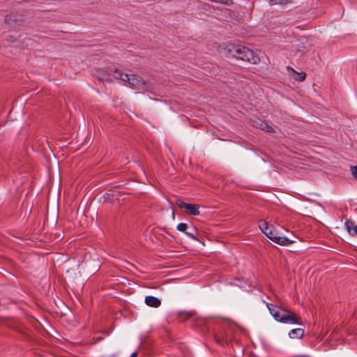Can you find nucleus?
<instances>
[{
	"label": "nucleus",
	"mask_w": 357,
	"mask_h": 357,
	"mask_svg": "<svg viewBox=\"0 0 357 357\" xmlns=\"http://www.w3.org/2000/svg\"><path fill=\"white\" fill-rule=\"evenodd\" d=\"M219 52L228 57H234L252 64L260 61L259 57L253 51L241 45L222 44L219 47Z\"/></svg>",
	"instance_id": "nucleus-1"
},
{
	"label": "nucleus",
	"mask_w": 357,
	"mask_h": 357,
	"mask_svg": "<svg viewBox=\"0 0 357 357\" xmlns=\"http://www.w3.org/2000/svg\"><path fill=\"white\" fill-rule=\"evenodd\" d=\"M266 306L277 321L287 324L302 325L301 318L294 312L271 303H267Z\"/></svg>",
	"instance_id": "nucleus-2"
},
{
	"label": "nucleus",
	"mask_w": 357,
	"mask_h": 357,
	"mask_svg": "<svg viewBox=\"0 0 357 357\" xmlns=\"http://www.w3.org/2000/svg\"><path fill=\"white\" fill-rule=\"evenodd\" d=\"M266 236L274 243L281 245H289L294 242V241L290 240L287 237L278 235V232L274 229V228L271 231H268Z\"/></svg>",
	"instance_id": "nucleus-3"
},
{
	"label": "nucleus",
	"mask_w": 357,
	"mask_h": 357,
	"mask_svg": "<svg viewBox=\"0 0 357 357\" xmlns=\"http://www.w3.org/2000/svg\"><path fill=\"white\" fill-rule=\"evenodd\" d=\"M130 77V79H129L128 84L130 85H131L132 86H134V87L144 88L145 82L141 77H139L137 75H135V74H131L130 77Z\"/></svg>",
	"instance_id": "nucleus-4"
},
{
	"label": "nucleus",
	"mask_w": 357,
	"mask_h": 357,
	"mask_svg": "<svg viewBox=\"0 0 357 357\" xmlns=\"http://www.w3.org/2000/svg\"><path fill=\"white\" fill-rule=\"evenodd\" d=\"M188 227L186 223L182 222V223H179L177 225L176 229L180 231L184 232L185 234V235L188 236V237H190V238L195 240V241H199V239L197 236V229H194L195 232H188L186 231Z\"/></svg>",
	"instance_id": "nucleus-5"
},
{
	"label": "nucleus",
	"mask_w": 357,
	"mask_h": 357,
	"mask_svg": "<svg viewBox=\"0 0 357 357\" xmlns=\"http://www.w3.org/2000/svg\"><path fill=\"white\" fill-rule=\"evenodd\" d=\"M287 69L289 73H292L291 77L298 82H303L305 79L306 73L305 72L298 73L291 66H287Z\"/></svg>",
	"instance_id": "nucleus-6"
},
{
	"label": "nucleus",
	"mask_w": 357,
	"mask_h": 357,
	"mask_svg": "<svg viewBox=\"0 0 357 357\" xmlns=\"http://www.w3.org/2000/svg\"><path fill=\"white\" fill-rule=\"evenodd\" d=\"M144 302L148 306L152 307H158L161 305V301L153 296H146Z\"/></svg>",
	"instance_id": "nucleus-7"
},
{
	"label": "nucleus",
	"mask_w": 357,
	"mask_h": 357,
	"mask_svg": "<svg viewBox=\"0 0 357 357\" xmlns=\"http://www.w3.org/2000/svg\"><path fill=\"white\" fill-rule=\"evenodd\" d=\"M200 206L199 204H188L185 208V213L191 215H199V209Z\"/></svg>",
	"instance_id": "nucleus-8"
},
{
	"label": "nucleus",
	"mask_w": 357,
	"mask_h": 357,
	"mask_svg": "<svg viewBox=\"0 0 357 357\" xmlns=\"http://www.w3.org/2000/svg\"><path fill=\"white\" fill-rule=\"evenodd\" d=\"M344 226L350 235L357 236V225H355L352 221L347 220L344 222Z\"/></svg>",
	"instance_id": "nucleus-9"
},
{
	"label": "nucleus",
	"mask_w": 357,
	"mask_h": 357,
	"mask_svg": "<svg viewBox=\"0 0 357 357\" xmlns=\"http://www.w3.org/2000/svg\"><path fill=\"white\" fill-rule=\"evenodd\" d=\"M259 227L266 236L268 235V231H271L273 229V225H269L266 221L263 220L259 222Z\"/></svg>",
	"instance_id": "nucleus-10"
},
{
	"label": "nucleus",
	"mask_w": 357,
	"mask_h": 357,
	"mask_svg": "<svg viewBox=\"0 0 357 357\" xmlns=\"http://www.w3.org/2000/svg\"><path fill=\"white\" fill-rule=\"evenodd\" d=\"M304 335V330L301 328H294L289 332V336L290 338H301Z\"/></svg>",
	"instance_id": "nucleus-11"
},
{
	"label": "nucleus",
	"mask_w": 357,
	"mask_h": 357,
	"mask_svg": "<svg viewBox=\"0 0 357 357\" xmlns=\"http://www.w3.org/2000/svg\"><path fill=\"white\" fill-rule=\"evenodd\" d=\"M114 73L118 74L117 76H115L116 79H121V80H123L124 82H129V79H130L129 77H130V75L123 74V73L119 72V70L118 69H116V68L114 69Z\"/></svg>",
	"instance_id": "nucleus-12"
},
{
	"label": "nucleus",
	"mask_w": 357,
	"mask_h": 357,
	"mask_svg": "<svg viewBox=\"0 0 357 357\" xmlns=\"http://www.w3.org/2000/svg\"><path fill=\"white\" fill-rule=\"evenodd\" d=\"M260 129H261L263 130H266L267 132H272L273 130L271 126H270L269 125H268L266 123H264V122H261Z\"/></svg>",
	"instance_id": "nucleus-13"
},
{
	"label": "nucleus",
	"mask_w": 357,
	"mask_h": 357,
	"mask_svg": "<svg viewBox=\"0 0 357 357\" xmlns=\"http://www.w3.org/2000/svg\"><path fill=\"white\" fill-rule=\"evenodd\" d=\"M290 0H270L269 3L271 5H276V4H286L288 3Z\"/></svg>",
	"instance_id": "nucleus-14"
},
{
	"label": "nucleus",
	"mask_w": 357,
	"mask_h": 357,
	"mask_svg": "<svg viewBox=\"0 0 357 357\" xmlns=\"http://www.w3.org/2000/svg\"><path fill=\"white\" fill-rule=\"evenodd\" d=\"M176 204L178 207H179L180 208H186V206H187V203H185L183 200H181V199H177L176 201Z\"/></svg>",
	"instance_id": "nucleus-15"
},
{
	"label": "nucleus",
	"mask_w": 357,
	"mask_h": 357,
	"mask_svg": "<svg viewBox=\"0 0 357 357\" xmlns=\"http://www.w3.org/2000/svg\"><path fill=\"white\" fill-rule=\"evenodd\" d=\"M351 169L353 176L357 179V166H352Z\"/></svg>",
	"instance_id": "nucleus-16"
},
{
	"label": "nucleus",
	"mask_w": 357,
	"mask_h": 357,
	"mask_svg": "<svg viewBox=\"0 0 357 357\" xmlns=\"http://www.w3.org/2000/svg\"><path fill=\"white\" fill-rule=\"evenodd\" d=\"M215 340H216V342H217L218 343H219V344H223V343H224V342H223V341L220 340V339H218V337H215Z\"/></svg>",
	"instance_id": "nucleus-17"
},
{
	"label": "nucleus",
	"mask_w": 357,
	"mask_h": 357,
	"mask_svg": "<svg viewBox=\"0 0 357 357\" xmlns=\"http://www.w3.org/2000/svg\"><path fill=\"white\" fill-rule=\"evenodd\" d=\"M137 352L135 351L133 352L130 357H137Z\"/></svg>",
	"instance_id": "nucleus-18"
},
{
	"label": "nucleus",
	"mask_w": 357,
	"mask_h": 357,
	"mask_svg": "<svg viewBox=\"0 0 357 357\" xmlns=\"http://www.w3.org/2000/svg\"><path fill=\"white\" fill-rule=\"evenodd\" d=\"M172 218H173V219H174V218H175V215H174V211H172Z\"/></svg>",
	"instance_id": "nucleus-19"
},
{
	"label": "nucleus",
	"mask_w": 357,
	"mask_h": 357,
	"mask_svg": "<svg viewBox=\"0 0 357 357\" xmlns=\"http://www.w3.org/2000/svg\"><path fill=\"white\" fill-rule=\"evenodd\" d=\"M194 229H195V228H193V229H192V230H190V231H189V232H195Z\"/></svg>",
	"instance_id": "nucleus-20"
}]
</instances>
